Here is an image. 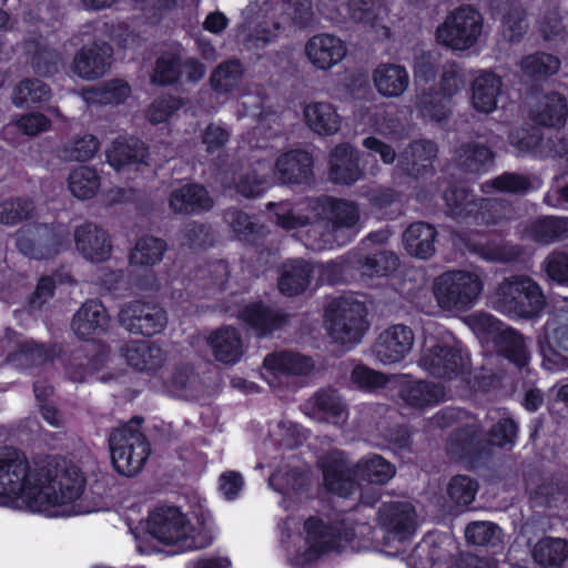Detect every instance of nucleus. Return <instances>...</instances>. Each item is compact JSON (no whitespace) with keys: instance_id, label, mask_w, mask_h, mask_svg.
Listing matches in <instances>:
<instances>
[{"instance_id":"49","label":"nucleus","mask_w":568,"mask_h":568,"mask_svg":"<svg viewBox=\"0 0 568 568\" xmlns=\"http://www.w3.org/2000/svg\"><path fill=\"white\" fill-rule=\"evenodd\" d=\"M494 158L490 148L476 142L464 143L457 151L458 165L467 173L486 172Z\"/></svg>"},{"instance_id":"60","label":"nucleus","mask_w":568,"mask_h":568,"mask_svg":"<svg viewBox=\"0 0 568 568\" xmlns=\"http://www.w3.org/2000/svg\"><path fill=\"white\" fill-rule=\"evenodd\" d=\"M27 54L32 69L41 75L53 73L60 63L59 53L40 41L27 42Z\"/></svg>"},{"instance_id":"14","label":"nucleus","mask_w":568,"mask_h":568,"mask_svg":"<svg viewBox=\"0 0 568 568\" xmlns=\"http://www.w3.org/2000/svg\"><path fill=\"white\" fill-rule=\"evenodd\" d=\"M438 146L432 140L412 141L397 158V170L405 176L418 180L435 173L434 162Z\"/></svg>"},{"instance_id":"43","label":"nucleus","mask_w":568,"mask_h":568,"mask_svg":"<svg viewBox=\"0 0 568 568\" xmlns=\"http://www.w3.org/2000/svg\"><path fill=\"white\" fill-rule=\"evenodd\" d=\"M105 308L100 301H87L74 314L72 329L81 338H89L103 331Z\"/></svg>"},{"instance_id":"54","label":"nucleus","mask_w":568,"mask_h":568,"mask_svg":"<svg viewBox=\"0 0 568 568\" xmlns=\"http://www.w3.org/2000/svg\"><path fill=\"white\" fill-rule=\"evenodd\" d=\"M243 74L244 69L240 60H226L220 63L211 73V88L217 93H230L237 87Z\"/></svg>"},{"instance_id":"35","label":"nucleus","mask_w":568,"mask_h":568,"mask_svg":"<svg viewBox=\"0 0 568 568\" xmlns=\"http://www.w3.org/2000/svg\"><path fill=\"white\" fill-rule=\"evenodd\" d=\"M307 126L316 134L329 136L338 132L342 116L337 109L328 102H314L304 108Z\"/></svg>"},{"instance_id":"42","label":"nucleus","mask_w":568,"mask_h":568,"mask_svg":"<svg viewBox=\"0 0 568 568\" xmlns=\"http://www.w3.org/2000/svg\"><path fill=\"white\" fill-rule=\"evenodd\" d=\"M149 155V146L139 138L116 140L113 142V151L109 150V166L121 169L130 164H142Z\"/></svg>"},{"instance_id":"48","label":"nucleus","mask_w":568,"mask_h":568,"mask_svg":"<svg viewBox=\"0 0 568 568\" xmlns=\"http://www.w3.org/2000/svg\"><path fill=\"white\" fill-rule=\"evenodd\" d=\"M168 248L163 239L153 235L141 236L132 248L129 260L134 266L152 267L159 264Z\"/></svg>"},{"instance_id":"47","label":"nucleus","mask_w":568,"mask_h":568,"mask_svg":"<svg viewBox=\"0 0 568 568\" xmlns=\"http://www.w3.org/2000/svg\"><path fill=\"white\" fill-rule=\"evenodd\" d=\"M449 102L450 99L432 87L416 95L415 106L420 118L443 122L450 114Z\"/></svg>"},{"instance_id":"5","label":"nucleus","mask_w":568,"mask_h":568,"mask_svg":"<svg viewBox=\"0 0 568 568\" xmlns=\"http://www.w3.org/2000/svg\"><path fill=\"white\" fill-rule=\"evenodd\" d=\"M484 288L480 276L470 271H446L434 281L433 293L443 310L467 312Z\"/></svg>"},{"instance_id":"8","label":"nucleus","mask_w":568,"mask_h":568,"mask_svg":"<svg viewBox=\"0 0 568 568\" xmlns=\"http://www.w3.org/2000/svg\"><path fill=\"white\" fill-rule=\"evenodd\" d=\"M308 207L316 215V224L326 221L335 237L346 234L338 245L351 242L357 234L361 215L355 202L333 196L312 197Z\"/></svg>"},{"instance_id":"27","label":"nucleus","mask_w":568,"mask_h":568,"mask_svg":"<svg viewBox=\"0 0 568 568\" xmlns=\"http://www.w3.org/2000/svg\"><path fill=\"white\" fill-rule=\"evenodd\" d=\"M437 235L438 232L434 225L424 221H416L405 229L403 243L410 256L428 260L436 252Z\"/></svg>"},{"instance_id":"1","label":"nucleus","mask_w":568,"mask_h":568,"mask_svg":"<svg viewBox=\"0 0 568 568\" xmlns=\"http://www.w3.org/2000/svg\"><path fill=\"white\" fill-rule=\"evenodd\" d=\"M84 480L77 466L55 457L30 463L14 448L0 449V506L49 517L74 514Z\"/></svg>"},{"instance_id":"50","label":"nucleus","mask_w":568,"mask_h":568,"mask_svg":"<svg viewBox=\"0 0 568 568\" xmlns=\"http://www.w3.org/2000/svg\"><path fill=\"white\" fill-rule=\"evenodd\" d=\"M52 92L48 84L39 79H24L11 92V102L17 108H27L48 102Z\"/></svg>"},{"instance_id":"22","label":"nucleus","mask_w":568,"mask_h":568,"mask_svg":"<svg viewBox=\"0 0 568 568\" xmlns=\"http://www.w3.org/2000/svg\"><path fill=\"white\" fill-rule=\"evenodd\" d=\"M359 152L348 143L337 144L329 155V179L335 184L353 185L364 172L359 166Z\"/></svg>"},{"instance_id":"13","label":"nucleus","mask_w":568,"mask_h":568,"mask_svg":"<svg viewBox=\"0 0 568 568\" xmlns=\"http://www.w3.org/2000/svg\"><path fill=\"white\" fill-rule=\"evenodd\" d=\"M468 361L460 347L437 343L424 351L419 366L436 378L452 381L465 372Z\"/></svg>"},{"instance_id":"9","label":"nucleus","mask_w":568,"mask_h":568,"mask_svg":"<svg viewBox=\"0 0 568 568\" xmlns=\"http://www.w3.org/2000/svg\"><path fill=\"white\" fill-rule=\"evenodd\" d=\"M236 318L247 332L266 338L282 329L288 323L290 315L281 307L255 300L241 306Z\"/></svg>"},{"instance_id":"46","label":"nucleus","mask_w":568,"mask_h":568,"mask_svg":"<svg viewBox=\"0 0 568 568\" xmlns=\"http://www.w3.org/2000/svg\"><path fill=\"white\" fill-rule=\"evenodd\" d=\"M528 236L541 245L552 244L566 236L568 221L559 216H540L527 226Z\"/></svg>"},{"instance_id":"11","label":"nucleus","mask_w":568,"mask_h":568,"mask_svg":"<svg viewBox=\"0 0 568 568\" xmlns=\"http://www.w3.org/2000/svg\"><path fill=\"white\" fill-rule=\"evenodd\" d=\"M17 247L26 256L48 258L58 254L67 243V234L47 224H28L17 231Z\"/></svg>"},{"instance_id":"64","label":"nucleus","mask_w":568,"mask_h":568,"mask_svg":"<svg viewBox=\"0 0 568 568\" xmlns=\"http://www.w3.org/2000/svg\"><path fill=\"white\" fill-rule=\"evenodd\" d=\"M519 427L509 416L500 417L488 430L486 438L489 447H513L516 444Z\"/></svg>"},{"instance_id":"56","label":"nucleus","mask_w":568,"mask_h":568,"mask_svg":"<svg viewBox=\"0 0 568 568\" xmlns=\"http://www.w3.org/2000/svg\"><path fill=\"white\" fill-rule=\"evenodd\" d=\"M100 180L94 169L90 166H79L69 174L68 187L74 197L87 200L97 193L100 186Z\"/></svg>"},{"instance_id":"63","label":"nucleus","mask_w":568,"mask_h":568,"mask_svg":"<svg viewBox=\"0 0 568 568\" xmlns=\"http://www.w3.org/2000/svg\"><path fill=\"white\" fill-rule=\"evenodd\" d=\"M478 481L468 475H455L447 486L449 499L457 506H468L475 499Z\"/></svg>"},{"instance_id":"23","label":"nucleus","mask_w":568,"mask_h":568,"mask_svg":"<svg viewBox=\"0 0 568 568\" xmlns=\"http://www.w3.org/2000/svg\"><path fill=\"white\" fill-rule=\"evenodd\" d=\"M322 473L324 486L333 495L347 498L358 488L355 465L349 467L343 458L332 457L324 460Z\"/></svg>"},{"instance_id":"18","label":"nucleus","mask_w":568,"mask_h":568,"mask_svg":"<svg viewBox=\"0 0 568 568\" xmlns=\"http://www.w3.org/2000/svg\"><path fill=\"white\" fill-rule=\"evenodd\" d=\"M303 410L313 419L333 425L344 424L348 417L347 404L332 386L318 388L305 400Z\"/></svg>"},{"instance_id":"45","label":"nucleus","mask_w":568,"mask_h":568,"mask_svg":"<svg viewBox=\"0 0 568 568\" xmlns=\"http://www.w3.org/2000/svg\"><path fill=\"white\" fill-rule=\"evenodd\" d=\"M409 568H454L443 549L429 537H424L406 559Z\"/></svg>"},{"instance_id":"57","label":"nucleus","mask_w":568,"mask_h":568,"mask_svg":"<svg viewBox=\"0 0 568 568\" xmlns=\"http://www.w3.org/2000/svg\"><path fill=\"white\" fill-rule=\"evenodd\" d=\"M99 148L98 139L87 134L62 144L58 149V156L65 162H85L95 155Z\"/></svg>"},{"instance_id":"2","label":"nucleus","mask_w":568,"mask_h":568,"mask_svg":"<svg viewBox=\"0 0 568 568\" xmlns=\"http://www.w3.org/2000/svg\"><path fill=\"white\" fill-rule=\"evenodd\" d=\"M493 307L511 318L539 317L546 297L539 284L528 275L505 277L491 295Z\"/></svg>"},{"instance_id":"6","label":"nucleus","mask_w":568,"mask_h":568,"mask_svg":"<svg viewBox=\"0 0 568 568\" xmlns=\"http://www.w3.org/2000/svg\"><path fill=\"white\" fill-rule=\"evenodd\" d=\"M445 448L449 459L467 470L485 467L493 455L486 434L478 424L454 428L447 437Z\"/></svg>"},{"instance_id":"17","label":"nucleus","mask_w":568,"mask_h":568,"mask_svg":"<svg viewBox=\"0 0 568 568\" xmlns=\"http://www.w3.org/2000/svg\"><path fill=\"white\" fill-rule=\"evenodd\" d=\"M377 524L393 539L408 540L416 530V511L407 501L383 503L377 511Z\"/></svg>"},{"instance_id":"16","label":"nucleus","mask_w":568,"mask_h":568,"mask_svg":"<svg viewBox=\"0 0 568 568\" xmlns=\"http://www.w3.org/2000/svg\"><path fill=\"white\" fill-rule=\"evenodd\" d=\"M187 521L176 506H161L149 514L148 532L165 545H174L186 537Z\"/></svg>"},{"instance_id":"25","label":"nucleus","mask_w":568,"mask_h":568,"mask_svg":"<svg viewBox=\"0 0 568 568\" xmlns=\"http://www.w3.org/2000/svg\"><path fill=\"white\" fill-rule=\"evenodd\" d=\"M215 361L224 365H234L243 356V341L240 331L231 325H223L210 333L206 338Z\"/></svg>"},{"instance_id":"37","label":"nucleus","mask_w":568,"mask_h":568,"mask_svg":"<svg viewBox=\"0 0 568 568\" xmlns=\"http://www.w3.org/2000/svg\"><path fill=\"white\" fill-rule=\"evenodd\" d=\"M264 366L272 372L288 376H307L314 369L310 356L296 352L284 351L265 357Z\"/></svg>"},{"instance_id":"41","label":"nucleus","mask_w":568,"mask_h":568,"mask_svg":"<svg viewBox=\"0 0 568 568\" xmlns=\"http://www.w3.org/2000/svg\"><path fill=\"white\" fill-rule=\"evenodd\" d=\"M498 353L517 368L523 369L528 365L530 355L524 336L516 329L507 327L495 337Z\"/></svg>"},{"instance_id":"44","label":"nucleus","mask_w":568,"mask_h":568,"mask_svg":"<svg viewBox=\"0 0 568 568\" xmlns=\"http://www.w3.org/2000/svg\"><path fill=\"white\" fill-rule=\"evenodd\" d=\"M183 75L182 55L180 51H163L155 60L151 81L153 84L166 88L176 85Z\"/></svg>"},{"instance_id":"39","label":"nucleus","mask_w":568,"mask_h":568,"mask_svg":"<svg viewBox=\"0 0 568 568\" xmlns=\"http://www.w3.org/2000/svg\"><path fill=\"white\" fill-rule=\"evenodd\" d=\"M531 557L540 568H562L568 559V540L542 537L534 545Z\"/></svg>"},{"instance_id":"61","label":"nucleus","mask_w":568,"mask_h":568,"mask_svg":"<svg viewBox=\"0 0 568 568\" xmlns=\"http://www.w3.org/2000/svg\"><path fill=\"white\" fill-rule=\"evenodd\" d=\"M231 275L229 263L225 260H214L200 266L195 276L203 280V288L207 291H224Z\"/></svg>"},{"instance_id":"55","label":"nucleus","mask_w":568,"mask_h":568,"mask_svg":"<svg viewBox=\"0 0 568 568\" xmlns=\"http://www.w3.org/2000/svg\"><path fill=\"white\" fill-rule=\"evenodd\" d=\"M535 506L566 509L568 504V484L565 481H546L536 487L531 494Z\"/></svg>"},{"instance_id":"29","label":"nucleus","mask_w":568,"mask_h":568,"mask_svg":"<svg viewBox=\"0 0 568 568\" xmlns=\"http://www.w3.org/2000/svg\"><path fill=\"white\" fill-rule=\"evenodd\" d=\"M77 251L91 263H102L106 257V234L93 223H84L74 230Z\"/></svg>"},{"instance_id":"62","label":"nucleus","mask_w":568,"mask_h":568,"mask_svg":"<svg viewBox=\"0 0 568 568\" xmlns=\"http://www.w3.org/2000/svg\"><path fill=\"white\" fill-rule=\"evenodd\" d=\"M544 140L542 130L537 125H523L515 128L508 134L509 144L519 155L536 152Z\"/></svg>"},{"instance_id":"15","label":"nucleus","mask_w":568,"mask_h":568,"mask_svg":"<svg viewBox=\"0 0 568 568\" xmlns=\"http://www.w3.org/2000/svg\"><path fill=\"white\" fill-rule=\"evenodd\" d=\"M274 176L283 185H310L314 180L313 155L303 149L283 152L275 161Z\"/></svg>"},{"instance_id":"7","label":"nucleus","mask_w":568,"mask_h":568,"mask_svg":"<svg viewBox=\"0 0 568 568\" xmlns=\"http://www.w3.org/2000/svg\"><path fill=\"white\" fill-rule=\"evenodd\" d=\"M484 19L470 4H463L449 12L437 27L436 41L454 51H465L474 47L483 31Z\"/></svg>"},{"instance_id":"33","label":"nucleus","mask_w":568,"mask_h":568,"mask_svg":"<svg viewBox=\"0 0 568 568\" xmlns=\"http://www.w3.org/2000/svg\"><path fill=\"white\" fill-rule=\"evenodd\" d=\"M567 116V99L557 91L544 94L532 111V120L545 128H562L566 124Z\"/></svg>"},{"instance_id":"52","label":"nucleus","mask_w":568,"mask_h":568,"mask_svg":"<svg viewBox=\"0 0 568 568\" xmlns=\"http://www.w3.org/2000/svg\"><path fill=\"white\" fill-rule=\"evenodd\" d=\"M73 72L82 79L94 80L104 74L105 58L102 47L83 48L73 60Z\"/></svg>"},{"instance_id":"24","label":"nucleus","mask_w":568,"mask_h":568,"mask_svg":"<svg viewBox=\"0 0 568 568\" xmlns=\"http://www.w3.org/2000/svg\"><path fill=\"white\" fill-rule=\"evenodd\" d=\"M214 205L207 189L200 183H186L171 192L169 206L174 213L195 215L210 211Z\"/></svg>"},{"instance_id":"36","label":"nucleus","mask_w":568,"mask_h":568,"mask_svg":"<svg viewBox=\"0 0 568 568\" xmlns=\"http://www.w3.org/2000/svg\"><path fill=\"white\" fill-rule=\"evenodd\" d=\"M373 80L382 95L397 98L407 89L409 75L407 70L399 64L382 63L375 69Z\"/></svg>"},{"instance_id":"12","label":"nucleus","mask_w":568,"mask_h":568,"mask_svg":"<svg viewBox=\"0 0 568 568\" xmlns=\"http://www.w3.org/2000/svg\"><path fill=\"white\" fill-rule=\"evenodd\" d=\"M119 320L131 334L148 337L160 334L168 324L166 312L161 306L139 300L122 307Z\"/></svg>"},{"instance_id":"31","label":"nucleus","mask_w":568,"mask_h":568,"mask_svg":"<svg viewBox=\"0 0 568 568\" xmlns=\"http://www.w3.org/2000/svg\"><path fill=\"white\" fill-rule=\"evenodd\" d=\"M267 210L275 224L286 231L316 224V215L310 210L308 200L296 207L290 202H270Z\"/></svg>"},{"instance_id":"53","label":"nucleus","mask_w":568,"mask_h":568,"mask_svg":"<svg viewBox=\"0 0 568 568\" xmlns=\"http://www.w3.org/2000/svg\"><path fill=\"white\" fill-rule=\"evenodd\" d=\"M124 355L128 364L140 372H154L163 362L162 351L143 342L132 343Z\"/></svg>"},{"instance_id":"19","label":"nucleus","mask_w":568,"mask_h":568,"mask_svg":"<svg viewBox=\"0 0 568 568\" xmlns=\"http://www.w3.org/2000/svg\"><path fill=\"white\" fill-rule=\"evenodd\" d=\"M537 345L544 365L557 368L568 355V318H550L537 336Z\"/></svg>"},{"instance_id":"10","label":"nucleus","mask_w":568,"mask_h":568,"mask_svg":"<svg viewBox=\"0 0 568 568\" xmlns=\"http://www.w3.org/2000/svg\"><path fill=\"white\" fill-rule=\"evenodd\" d=\"M306 549L300 554L303 564L311 565L326 554L338 551L342 546V527L326 523L318 516H310L303 525Z\"/></svg>"},{"instance_id":"28","label":"nucleus","mask_w":568,"mask_h":568,"mask_svg":"<svg viewBox=\"0 0 568 568\" xmlns=\"http://www.w3.org/2000/svg\"><path fill=\"white\" fill-rule=\"evenodd\" d=\"M465 245L470 253L489 263L519 262L525 253L521 245L505 240L485 242L467 240Z\"/></svg>"},{"instance_id":"32","label":"nucleus","mask_w":568,"mask_h":568,"mask_svg":"<svg viewBox=\"0 0 568 568\" xmlns=\"http://www.w3.org/2000/svg\"><path fill=\"white\" fill-rule=\"evenodd\" d=\"M501 85V78L493 71H485L476 77L471 84L473 108L485 114L495 111Z\"/></svg>"},{"instance_id":"59","label":"nucleus","mask_w":568,"mask_h":568,"mask_svg":"<svg viewBox=\"0 0 568 568\" xmlns=\"http://www.w3.org/2000/svg\"><path fill=\"white\" fill-rule=\"evenodd\" d=\"M560 60L550 53L535 52L524 57L520 61V68L529 78L540 79L554 75L560 68Z\"/></svg>"},{"instance_id":"38","label":"nucleus","mask_w":568,"mask_h":568,"mask_svg":"<svg viewBox=\"0 0 568 568\" xmlns=\"http://www.w3.org/2000/svg\"><path fill=\"white\" fill-rule=\"evenodd\" d=\"M223 220L232 229L235 237L245 245L257 246L265 234L264 226L253 222L252 217L239 207L226 209Z\"/></svg>"},{"instance_id":"51","label":"nucleus","mask_w":568,"mask_h":568,"mask_svg":"<svg viewBox=\"0 0 568 568\" xmlns=\"http://www.w3.org/2000/svg\"><path fill=\"white\" fill-rule=\"evenodd\" d=\"M506 217V205L496 199L477 197L465 221L476 225H496Z\"/></svg>"},{"instance_id":"21","label":"nucleus","mask_w":568,"mask_h":568,"mask_svg":"<svg viewBox=\"0 0 568 568\" xmlns=\"http://www.w3.org/2000/svg\"><path fill=\"white\" fill-rule=\"evenodd\" d=\"M305 53L313 67L317 70L327 71L345 58L347 47L337 36L318 33L307 40Z\"/></svg>"},{"instance_id":"26","label":"nucleus","mask_w":568,"mask_h":568,"mask_svg":"<svg viewBox=\"0 0 568 568\" xmlns=\"http://www.w3.org/2000/svg\"><path fill=\"white\" fill-rule=\"evenodd\" d=\"M277 287L282 295L294 297L304 293L311 284L314 267L304 258H290L278 270Z\"/></svg>"},{"instance_id":"34","label":"nucleus","mask_w":568,"mask_h":568,"mask_svg":"<svg viewBox=\"0 0 568 568\" xmlns=\"http://www.w3.org/2000/svg\"><path fill=\"white\" fill-rule=\"evenodd\" d=\"M349 263L361 270L363 275L384 277L397 270L399 258L393 251L375 250L368 254L354 253L348 256Z\"/></svg>"},{"instance_id":"40","label":"nucleus","mask_w":568,"mask_h":568,"mask_svg":"<svg viewBox=\"0 0 568 568\" xmlns=\"http://www.w3.org/2000/svg\"><path fill=\"white\" fill-rule=\"evenodd\" d=\"M396 474V467L378 454H367L355 463V475L374 485L387 484Z\"/></svg>"},{"instance_id":"30","label":"nucleus","mask_w":568,"mask_h":568,"mask_svg":"<svg viewBox=\"0 0 568 568\" xmlns=\"http://www.w3.org/2000/svg\"><path fill=\"white\" fill-rule=\"evenodd\" d=\"M444 387L428 381H408L402 384L399 397L403 402L417 409L438 405L444 399Z\"/></svg>"},{"instance_id":"20","label":"nucleus","mask_w":568,"mask_h":568,"mask_svg":"<svg viewBox=\"0 0 568 568\" xmlns=\"http://www.w3.org/2000/svg\"><path fill=\"white\" fill-rule=\"evenodd\" d=\"M414 341L415 335L409 326L392 325L379 334L374 352L383 364L398 363L412 351Z\"/></svg>"},{"instance_id":"4","label":"nucleus","mask_w":568,"mask_h":568,"mask_svg":"<svg viewBox=\"0 0 568 568\" xmlns=\"http://www.w3.org/2000/svg\"><path fill=\"white\" fill-rule=\"evenodd\" d=\"M365 302L353 296H338L324 308V320L329 335L343 345L359 343L369 327Z\"/></svg>"},{"instance_id":"3","label":"nucleus","mask_w":568,"mask_h":568,"mask_svg":"<svg viewBox=\"0 0 568 568\" xmlns=\"http://www.w3.org/2000/svg\"><path fill=\"white\" fill-rule=\"evenodd\" d=\"M141 423L142 418L133 417L109 434V459L119 475H138L150 457L151 445Z\"/></svg>"},{"instance_id":"58","label":"nucleus","mask_w":568,"mask_h":568,"mask_svg":"<svg viewBox=\"0 0 568 568\" xmlns=\"http://www.w3.org/2000/svg\"><path fill=\"white\" fill-rule=\"evenodd\" d=\"M232 183L235 192L245 199L262 197L271 187L268 175L254 169L237 174L233 178Z\"/></svg>"}]
</instances>
